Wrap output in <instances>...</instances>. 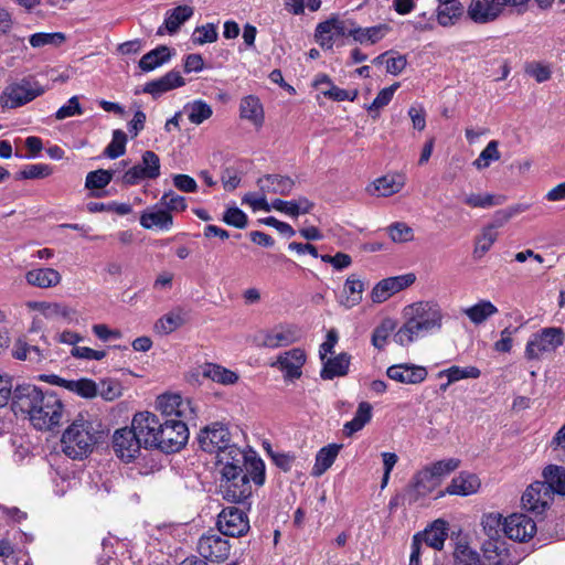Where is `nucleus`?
Returning <instances> with one entry per match:
<instances>
[{
  "label": "nucleus",
  "mask_w": 565,
  "mask_h": 565,
  "mask_svg": "<svg viewBox=\"0 0 565 565\" xmlns=\"http://www.w3.org/2000/svg\"><path fill=\"white\" fill-rule=\"evenodd\" d=\"M15 415L21 414L38 430H52L61 424L64 405L56 393L42 391L32 384L15 386L11 403Z\"/></svg>",
  "instance_id": "obj_1"
},
{
  "label": "nucleus",
  "mask_w": 565,
  "mask_h": 565,
  "mask_svg": "<svg viewBox=\"0 0 565 565\" xmlns=\"http://www.w3.org/2000/svg\"><path fill=\"white\" fill-rule=\"evenodd\" d=\"M106 434L100 419L89 414H78L62 434V451L71 459L83 460L104 440Z\"/></svg>",
  "instance_id": "obj_2"
},
{
  "label": "nucleus",
  "mask_w": 565,
  "mask_h": 565,
  "mask_svg": "<svg viewBox=\"0 0 565 565\" xmlns=\"http://www.w3.org/2000/svg\"><path fill=\"white\" fill-rule=\"evenodd\" d=\"M216 463L220 467V475L226 473L228 470H248L252 472L253 482L260 487L265 482V463L252 450L245 451L234 444L228 445L225 449L216 454Z\"/></svg>",
  "instance_id": "obj_3"
},
{
  "label": "nucleus",
  "mask_w": 565,
  "mask_h": 565,
  "mask_svg": "<svg viewBox=\"0 0 565 565\" xmlns=\"http://www.w3.org/2000/svg\"><path fill=\"white\" fill-rule=\"evenodd\" d=\"M252 472L248 470L231 471L221 473L220 478V493L222 498L228 502L243 503L253 493L252 489Z\"/></svg>",
  "instance_id": "obj_4"
},
{
  "label": "nucleus",
  "mask_w": 565,
  "mask_h": 565,
  "mask_svg": "<svg viewBox=\"0 0 565 565\" xmlns=\"http://www.w3.org/2000/svg\"><path fill=\"white\" fill-rule=\"evenodd\" d=\"M189 430L182 419L164 418L159 430L156 448L164 452H175L188 441Z\"/></svg>",
  "instance_id": "obj_5"
},
{
  "label": "nucleus",
  "mask_w": 565,
  "mask_h": 565,
  "mask_svg": "<svg viewBox=\"0 0 565 565\" xmlns=\"http://www.w3.org/2000/svg\"><path fill=\"white\" fill-rule=\"evenodd\" d=\"M564 342V332L561 328H545L529 340L525 355L530 360L540 359L544 353L555 351Z\"/></svg>",
  "instance_id": "obj_6"
},
{
  "label": "nucleus",
  "mask_w": 565,
  "mask_h": 565,
  "mask_svg": "<svg viewBox=\"0 0 565 565\" xmlns=\"http://www.w3.org/2000/svg\"><path fill=\"white\" fill-rule=\"evenodd\" d=\"M43 93L44 89L38 84L22 79L4 88L0 96V104L3 108H17L30 103Z\"/></svg>",
  "instance_id": "obj_7"
},
{
  "label": "nucleus",
  "mask_w": 565,
  "mask_h": 565,
  "mask_svg": "<svg viewBox=\"0 0 565 565\" xmlns=\"http://www.w3.org/2000/svg\"><path fill=\"white\" fill-rule=\"evenodd\" d=\"M159 156L147 150L141 156V162L128 169L121 177V183L125 185H136L141 180H154L160 177Z\"/></svg>",
  "instance_id": "obj_8"
},
{
  "label": "nucleus",
  "mask_w": 565,
  "mask_h": 565,
  "mask_svg": "<svg viewBox=\"0 0 565 565\" xmlns=\"http://www.w3.org/2000/svg\"><path fill=\"white\" fill-rule=\"evenodd\" d=\"M553 500V491L544 480L531 483L521 498L523 508L535 515H542Z\"/></svg>",
  "instance_id": "obj_9"
},
{
  "label": "nucleus",
  "mask_w": 565,
  "mask_h": 565,
  "mask_svg": "<svg viewBox=\"0 0 565 565\" xmlns=\"http://www.w3.org/2000/svg\"><path fill=\"white\" fill-rule=\"evenodd\" d=\"M198 441L203 451L218 454L231 445V434L223 423L215 422L200 430Z\"/></svg>",
  "instance_id": "obj_10"
},
{
  "label": "nucleus",
  "mask_w": 565,
  "mask_h": 565,
  "mask_svg": "<svg viewBox=\"0 0 565 565\" xmlns=\"http://www.w3.org/2000/svg\"><path fill=\"white\" fill-rule=\"evenodd\" d=\"M217 529L226 536H243L249 530V521L246 513L236 507H228L217 516Z\"/></svg>",
  "instance_id": "obj_11"
},
{
  "label": "nucleus",
  "mask_w": 565,
  "mask_h": 565,
  "mask_svg": "<svg viewBox=\"0 0 565 565\" xmlns=\"http://www.w3.org/2000/svg\"><path fill=\"white\" fill-rule=\"evenodd\" d=\"M161 424L158 416L149 412L137 413L131 420V427L145 448L156 447Z\"/></svg>",
  "instance_id": "obj_12"
},
{
  "label": "nucleus",
  "mask_w": 565,
  "mask_h": 565,
  "mask_svg": "<svg viewBox=\"0 0 565 565\" xmlns=\"http://www.w3.org/2000/svg\"><path fill=\"white\" fill-rule=\"evenodd\" d=\"M355 25L352 20H340L332 17L317 25L316 39L324 49H332L335 38L349 35L351 29Z\"/></svg>",
  "instance_id": "obj_13"
},
{
  "label": "nucleus",
  "mask_w": 565,
  "mask_h": 565,
  "mask_svg": "<svg viewBox=\"0 0 565 565\" xmlns=\"http://www.w3.org/2000/svg\"><path fill=\"white\" fill-rule=\"evenodd\" d=\"M143 447L132 427L117 429L113 436V448L116 455L126 462L132 461Z\"/></svg>",
  "instance_id": "obj_14"
},
{
  "label": "nucleus",
  "mask_w": 565,
  "mask_h": 565,
  "mask_svg": "<svg viewBox=\"0 0 565 565\" xmlns=\"http://www.w3.org/2000/svg\"><path fill=\"white\" fill-rule=\"evenodd\" d=\"M404 315H411L433 331L440 330L443 327V310L438 303L433 301L412 303L404 309Z\"/></svg>",
  "instance_id": "obj_15"
},
{
  "label": "nucleus",
  "mask_w": 565,
  "mask_h": 565,
  "mask_svg": "<svg viewBox=\"0 0 565 565\" xmlns=\"http://www.w3.org/2000/svg\"><path fill=\"white\" fill-rule=\"evenodd\" d=\"M503 532L511 540L526 542L535 534L536 524L526 514L513 513L504 519Z\"/></svg>",
  "instance_id": "obj_16"
},
{
  "label": "nucleus",
  "mask_w": 565,
  "mask_h": 565,
  "mask_svg": "<svg viewBox=\"0 0 565 565\" xmlns=\"http://www.w3.org/2000/svg\"><path fill=\"white\" fill-rule=\"evenodd\" d=\"M198 551L205 559L220 563L227 559L231 545L226 539L217 534H207L199 540Z\"/></svg>",
  "instance_id": "obj_17"
},
{
  "label": "nucleus",
  "mask_w": 565,
  "mask_h": 565,
  "mask_svg": "<svg viewBox=\"0 0 565 565\" xmlns=\"http://www.w3.org/2000/svg\"><path fill=\"white\" fill-rule=\"evenodd\" d=\"M415 279V275L406 274L381 280L372 290L371 297L373 302L381 303L387 300L394 294L413 285Z\"/></svg>",
  "instance_id": "obj_18"
},
{
  "label": "nucleus",
  "mask_w": 565,
  "mask_h": 565,
  "mask_svg": "<svg viewBox=\"0 0 565 565\" xmlns=\"http://www.w3.org/2000/svg\"><path fill=\"white\" fill-rule=\"evenodd\" d=\"M440 484L435 479L434 473L430 469L425 466L418 470L412 478V482L408 486L409 500L415 502L419 498L427 495L433 492Z\"/></svg>",
  "instance_id": "obj_19"
},
{
  "label": "nucleus",
  "mask_w": 565,
  "mask_h": 565,
  "mask_svg": "<svg viewBox=\"0 0 565 565\" xmlns=\"http://www.w3.org/2000/svg\"><path fill=\"white\" fill-rule=\"evenodd\" d=\"M502 13L497 0H471L467 14L476 23L486 24L494 21Z\"/></svg>",
  "instance_id": "obj_20"
},
{
  "label": "nucleus",
  "mask_w": 565,
  "mask_h": 565,
  "mask_svg": "<svg viewBox=\"0 0 565 565\" xmlns=\"http://www.w3.org/2000/svg\"><path fill=\"white\" fill-rule=\"evenodd\" d=\"M481 550L489 565H515L502 537L487 539Z\"/></svg>",
  "instance_id": "obj_21"
},
{
  "label": "nucleus",
  "mask_w": 565,
  "mask_h": 565,
  "mask_svg": "<svg viewBox=\"0 0 565 565\" xmlns=\"http://www.w3.org/2000/svg\"><path fill=\"white\" fill-rule=\"evenodd\" d=\"M481 550L489 565H515L502 537L487 539Z\"/></svg>",
  "instance_id": "obj_22"
},
{
  "label": "nucleus",
  "mask_w": 565,
  "mask_h": 565,
  "mask_svg": "<svg viewBox=\"0 0 565 565\" xmlns=\"http://www.w3.org/2000/svg\"><path fill=\"white\" fill-rule=\"evenodd\" d=\"M427 370L415 364H397L387 369L386 375L396 382L405 384H418L426 380Z\"/></svg>",
  "instance_id": "obj_23"
},
{
  "label": "nucleus",
  "mask_w": 565,
  "mask_h": 565,
  "mask_svg": "<svg viewBox=\"0 0 565 565\" xmlns=\"http://www.w3.org/2000/svg\"><path fill=\"white\" fill-rule=\"evenodd\" d=\"M405 322L394 334V341L402 345L407 347L426 333L433 332L425 323L419 322L411 315H404Z\"/></svg>",
  "instance_id": "obj_24"
},
{
  "label": "nucleus",
  "mask_w": 565,
  "mask_h": 565,
  "mask_svg": "<svg viewBox=\"0 0 565 565\" xmlns=\"http://www.w3.org/2000/svg\"><path fill=\"white\" fill-rule=\"evenodd\" d=\"M300 338L299 330L295 326L277 327L271 331L265 332L259 342L260 347L279 348L289 345Z\"/></svg>",
  "instance_id": "obj_25"
},
{
  "label": "nucleus",
  "mask_w": 565,
  "mask_h": 565,
  "mask_svg": "<svg viewBox=\"0 0 565 565\" xmlns=\"http://www.w3.org/2000/svg\"><path fill=\"white\" fill-rule=\"evenodd\" d=\"M184 85L185 81L180 72L170 71L162 77L148 82L142 90L143 93L150 94L153 98H158L162 94Z\"/></svg>",
  "instance_id": "obj_26"
},
{
  "label": "nucleus",
  "mask_w": 565,
  "mask_h": 565,
  "mask_svg": "<svg viewBox=\"0 0 565 565\" xmlns=\"http://www.w3.org/2000/svg\"><path fill=\"white\" fill-rule=\"evenodd\" d=\"M306 362L305 351L296 348L279 355L276 364L285 372V377L289 380L299 379L301 376V367Z\"/></svg>",
  "instance_id": "obj_27"
},
{
  "label": "nucleus",
  "mask_w": 565,
  "mask_h": 565,
  "mask_svg": "<svg viewBox=\"0 0 565 565\" xmlns=\"http://www.w3.org/2000/svg\"><path fill=\"white\" fill-rule=\"evenodd\" d=\"M405 185V177L401 173L386 174L376 179L369 188L367 192L377 196H391L398 193Z\"/></svg>",
  "instance_id": "obj_28"
},
{
  "label": "nucleus",
  "mask_w": 565,
  "mask_h": 565,
  "mask_svg": "<svg viewBox=\"0 0 565 565\" xmlns=\"http://www.w3.org/2000/svg\"><path fill=\"white\" fill-rule=\"evenodd\" d=\"M262 193L287 195L295 186V181L286 175L266 174L257 180Z\"/></svg>",
  "instance_id": "obj_29"
},
{
  "label": "nucleus",
  "mask_w": 565,
  "mask_h": 565,
  "mask_svg": "<svg viewBox=\"0 0 565 565\" xmlns=\"http://www.w3.org/2000/svg\"><path fill=\"white\" fill-rule=\"evenodd\" d=\"M480 486V479L475 473L460 472L447 486L446 493L466 497L476 493Z\"/></svg>",
  "instance_id": "obj_30"
},
{
  "label": "nucleus",
  "mask_w": 565,
  "mask_h": 565,
  "mask_svg": "<svg viewBox=\"0 0 565 565\" xmlns=\"http://www.w3.org/2000/svg\"><path fill=\"white\" fill-rule=\"evenodd\" d=\"M194 13V10L190 6H178L177 8L167 12L164 24L157 31L158 35H163L164 31L170 34H174L179 31L181 25L188 21Z\"/></svg>",
  "instance_id": "obj_31"
},
{
  "label": "nucleus",
  "mask_w": 565,
  "mask_h": 565,
  "mask_svg": "<svg viewBox=\"0 0 565 565\" xmlns=\"http://www.w3.org/2000/svg\"><path fill=\"white\" fill-rule=\"evenodd\" d=\"M25 279L29 285L44 289L57 286L62 276L53 268H36L29 270L25 274Z\"/></svg>",
  "instance_id": "obj_32"
},
{
  "label": "nucleus",
  "mask_w": 565,
  "mask_h": 565,
  "mask_svg": "<svg viewBox=\"0 0 565 565\" xmlns=\"http://www.w3.org/2000/svg\"><path fill=\"white\" fill-rule=\"evenodd\" d=\"M158 205L154 206L153 210L145 211L140 216V225L143 228H159V230H169L173 224V217L170 212L157 209Z\"/></svg>",
  "instance_id": "obj_33"
},
{
  "label": "nucleus",
  "mask_w": 565,
  "mask_h": 565,
  "mask_svg": "<svg viewBox=\"0 0 565 565\" xmlns=\"http://www.w3.org/2000/svg\"><path fill=\"white\" fill-rule=\"evenodd\" d=\"M351 356L348 353H340L334 358H330L323 363L321 377L323 380H333L338 376L348 374Z\"/></svg>",
  "instance_id": "obj_34"
},
{
  "label": "nucleus",
  "mask_w": 565,
  "mask_h": 565,
  "mask_svg": "<svg viewBox=\"0 0 565 565\" xmlns=\"http://www.w3.org/2000/svg\"><path fill=\"white\" fill-rule=\"evenodd\" d=\"M390 30V25L385 23L371 28H360L354 25L350 31V36H352L355 42L361 44H375L382 40Z\"/></svg>",
  "instance_id": "obj_35"
},
{
  "label": "nucleus",
  "mask_w": 565,
  "mask_h": 565,
  "mask_svg": "<svg viewBox=\"0 0 565 565\" xmlns=\"http://www.w3.org/2000/svg\"><path fill=\"white\" fill-rule=\"evenodd\" d=\"M341 448L342 445L338 444H330L322 447L316 455V462L311 475L315 477L322 476L333 465Z\"/></svg>",
  "instance_id": "obj_36"
},
{
  "label": "nucleus",
  "mask_w": 565,
  "mask_h": 565,
  "mask_svg": "<svg viewBox=\"0 0 565 565\" xmlns=\"http://www.w3.org/2000/svg\"><path fill=\"white\" fill-rule=\"evenodd\" d=\"M372 409L373 407L369 402H361L353 419L344 424L343 434L347 437H351L353 434L361 430L371 420Z\"/></svg>",
  "instance_id": "obj_37"
},
{
  "label": "nucleus",
  "mask_w": 565,
  "mask_h": 565,
  "mask_svg": "<svg viewBox=\"0 0 565 565\" xmlns=\"http://www.w3.org/2000/svg\"><path fill=\"white\" fill-rule=\"evenodd\" d=\"M544 481L555 494L565 495V468L550 465L542 472Z\"/></svg>",
  "instance_id": "obj_38"
},
{
  "label": "nucleus",
  "mask_w": 565,
  "mask_h": 565,
  "mask_svg": "<svg viewBox=\"0 0 565 565\" xmlns=\"http://www.w3.org/2000/svg\"><path fill=\"white\" fill-rule=\"evenodd\" d=\"M171 57L170 49L166 45H160L154 50L145 54L139 61V67L143 72H150L161 66Z\"/></svg>",
  "instance_id": "obj_39"
},
{
  "label": "nucleus",
  "mask_w": 565,
  "mask_h": 565,
  "mask_svg": "<svg viewBox=\"0 0 565 565\" xmlns=\"http://www.w3.org/2000/svg\"><path fill=\"white\" fill-rule=\"evenodd\" d=\"M498 236V231H493L492 227H482L480 234L475 238L473 258L481 259L491 249Z\"/></svg>",
  "instance_id": "obj_40"
},
{
  "label": "nucleus",
  "mask_w": 565,
  "mask_h": 565,
  "mask_svg": "<svg viewBox=\"0 0 565 565\" xmlns=\"http://www.w3.org/2000/svg\"><path fill=\"white\" fill-rule=\"evenodd\" d=\"M497 312L498 308L489 300H480L476 305L463 309V313L475 324L483 323L488 318Z\"/></svg>",
  "instance_id": "obj_41"
},
{
  "label": "nucleus",
  "mask_w": 565,
  "mask_h": 565,
  "mask_svg": "<svg viewBox=\"0 0 565 565\" xmlns=\"http://www.w3.org/2000/svg\"><path fill=\"white\" fill-rule=\"evenodd\" d=\"M423 537L428 546L441 550L447 537V523L443 520H436L429 529L424 531Z\"/></svg>",
  "instance_id": "obj_42"
},
{
  "label": "nucleus",
  "mask_w": 565,
  "mask_h": 565,
  "mask_svg": "<svg viewBox=\"0 0 565 565\" xmlns=\"http://www.w3.org/2000/svg\"><path fill=\"white\" fill-rule=\"evenodd\" d=\"M505 202L504 195H497L491 193H469L465 196L463 203L470 207L489 209L495 205H501Z\"/></svg>",
  "instance_id": "obj_43"
},
{
  "label": "nucleus",
  "mask_w": 565,
  "mask_h": 565,
  "mask_svg": "<svg viewBox=\"0 0 565 565\" xmlns=\"http://www.w3.org/2000/svg\"><path fill=\"white\" fill-rule=\"evenodd\" d=\"M241 116L255 125H262L264 114L259 99L254 96L243 98L241 102Z\"/></svg>",
  "instance_id": "obj_44"
},
{
  "label": "nucleus",
  "mask_w": 565,
  "mask_h": 565,
  "mask_svg": "<svg viewBox=\"0 0 565 565\" xmlns=\"http://www.w3.org/2000/svg\"><path fill=\"white\" fill-rule=\"evenodd\" d=\"M203 376L224 385H231L238 381V375L235 372L217 364H206L203 369Z\"/></svg>",
  "instance_id": "obj_45"
},
{
  "label": "nucleus",
  "mask_w": 565,
  "mask_h": 565,
  "mask_svg": "<svg viewBox=\"0 0 565 565\" xmlns=\"http://www.w3.org/2000/svg\"><path fill=\"white\" fill-rule=\"evenodd\" d=\"M363 289V282L355 275L349 276L344 285V294H347V297L341 303L347 308L356 306L362 300Z\"/></svg>",
  "instance_id": "obj_46"
},
{
  "label": "nucleus",
  "mask_w": 565,
  "mask_h": 565,
  "mask_svg": "<svg viewBox=\"0 0 565 565\" xmlns=\"http://www.w3.org/2000/svg\"><path fill=\"white\" fill-rule=\"evenodd\" d=\"M184 110L188 114L189 120L194 125H201L213 114L212 107L201 99L186 104Z\"/></svg>",
  "instance_id": "obj_47"
},
{
  "label": "nucleus",
  "mask_w": 565,
  "mask_h": 565,
  "mask_svg": "<svg viewBox=\"0 0 565 565\" xmlns=\"http://www.w3.org/2000/svg\"><path fill=\"white\" fill-rule=\"evenodd\" d=\"M529 204H515L503 210H499L494 213L493 220L487 226L492 227L493 231L504 226L513 216L527 211Z\"/></svg>",
  "instance_id": "obj_48"
},
{
  "label": "nucleus",
  "mask_w": 565,
  "mask_h": 565,
  "mask_svg": "<svg viewBox=\"0 0 565 565\" xmlns=\"http://www.w3.org/2000/svg\"><path fill=\"white\" fill-rule=\"evenodd\" d=\"M440 7L438 9L437 20L438 23L443 26H448L454 23V20L459 18L462 13V6L457 0H451V2H439Z\"/></svg>",
  "instance_id": "obj_49"
},
{
  "label": "nucleus",
  "mask_w": 565,
  "mask_h": 565,
  "mask_svg": "<svg viewBox=\"0 0 565 565\" xmlns=\"http://www.w3.org/2000/svg\"><path fill=\"white\" fill-rule=\"evenodd\" d=\"M64 383L66 384V390L76 393L81 397L93 398L98 395V386L90 379L70 380V382Z\"/></svg>",
  "instance_id": "obj_50"
},
{
  "label": "nucleus",
  "mask_w": 565,
  "mask_h": 565,
  "mask_svg": "<svg viewBox=\"0 0 565 565\" xmlns=\"http://www.w3.org/2000/svg\"><path fill=\"white\" fill-rule=\"evenodd\" d=\"M461 461L458 458H448L427 465L440 484L443 479L459 468Z\"/></svg>",
  "instance_id": "obj_51"
},
{
  "label": "nucleus",
  "mask_w": 565,
  "mask_h": 565,
  "mask_svg": "<svg viewBox=\"0 0 565 565\" xmlns=\"http://www.w3.org/2000/svg\"><path fill=\"white\" fill-rule=\"evenodd\" d=\"M502 515L500 513H489L483 515L481 525L488 539H498L503 530Z\"/></svg>",
  "instance_id": "obj_52"
},
{
  "label": "nucleus",
  "mask_w": 565,
  "mask_h": 565,
  "mask_svg": "<svg viewBox=\"0 0 565 565\" xmlns=\"http://www.w3.org/2000/svg\"><path fill=\"white\" fill-rule=\"evenodd\" d=\"M184 319L178 312H169L161 317L154 324V330L160 334H169L183 326Z\"/></svg>",
  "instance_id": "obj_53"
},
{
  "label": "nucleus",
  "mask_w": 565,
  "mask_h": 565,
  "mask_svg": "<svg viewBox=\"0 0 565 565\" xmlns=\"http://www.w3.org/2000/svg\"><path fill=\"white\" fill-rule=\"evenodd\" d=\"M127 135L116 129L113 132V139L110 143L105 148L104 154L110 159H116L126 152Z\"/></svg>",
  "instance_id": "obj_54"
},
{
  "label": "nucleus",
  "mask_w": 565,
  "mask_h": 565,
  "mask_svg": "<svg viewBox=\"0 0 565 565\" xmlns=\"http://www.w3.org/2000/svg\"><path fill=\"white\" fill-rule=\"evenodd\" d=\"M455 565H482L479 554L467 544H458L454 552Z\"/></svg>",
  "instance_id": "obj_55"
},
{
  "label": "nucleus",
  "mask_w": 565,
  "mask_h": 565,
  "mask_svg": "<svg viewBox=\"0 0 565 565\" xmlns=\"http://www.w3.org/2000/svg\"><path fill=\"white\" fill-rule=\"evenodd\" d=\"M399 84L394 83L393 85L381 89L373 100L372 104L367 106V110L372 114L373 118H376L379 115V110L386 106L393 98L395 90L398 88Z\"/></svg>",
  "instance_id": "obj_56"
},
{
  "label": "nucleus",
  "mask_w": 565,
  "mask_h": 565,
  "mask_svg": "<svg viewBox=\"0 0 565 565\" xmlns=\"http://www.w3.org/2000/svg\"><path fill=\"white\" fill-rule=\"evenodd\" d=\"M499 142L497 140H491L487 147L481 151L479 158L473 162V166L481 170L488 168L491 161H498L501 157L499 151Z\"/></svg>",
  "instance_id": "obj_57"
},
{
  "label": "nucleus",
  "mask_w": 565,
  "mask_h": 565,
  "mask_svg": "<svg viewBox=\"0 0 565 565\" xmlns=\"http://www.w3.org/2000/svg\"><path fill=\"white\" fill-rule=\"evenodd\" d=\"M66 40V36L62 32L54 33H35L30 36V44L33 47H41L44 45L60 46Z\"/></svg>",
  "instance_id": "obj_58"
},
{
  "label": "nucleus",
  "mask_w": 565,
  "mask_h": 565,
  "mask_svg": "<svg viewBox=\"0 0 565 565\" xmlns=\"http://www.w3.org/2000/svg\"><path fill=\"white\" fill-rule=\"evenodd\" d=\"M180 403V395L164 394L158 397L157 408L166 418H177L178 404Z\"/></svg>",
  "instance_id": "obj_59"
},
{
  "label": "nucleus",
  "mask_w": 565,
  "mask_h": 565,
  "mask_svg": "<svg viewBox=\"0 0 565 565\" xmlns=\"http://www.w3.org/2000/svg\"><path fill=\"white\" fill-rule=\"evenodd\" d=\"M113 180V171L98 169L86 175L85 186L87 189H104Z\"/></svg>",
  "instance_id": "obj_60"
},
{
  "label": "nucleus",
  "mask_w": 565,
  "mask_h": 565,
  "mask_svg": "<svg viewBox=\"0 0 565 565\" xmlns=\"http://www.w3.org/2000/svg\"><path fill=\"white\" fill-rule=\"evenodd\" d=\"M218 34L216 28L212 23H206L201 26H196L192 34V42L194 44L203 45L205 43H213L217 40Z\"/></svg>",
  "instance_id": "obj_61"
},
{
  "label": "nucleus",
  "mask_w": 565,
  "mask_h": 565,
  "mask_svg": "<svg viewBox=\"0 0 565 565\" xmlns=\"http://www.w3.org/2000/svg\"><path fill=\"white\" fill-rule=\"evenodd\" d=\"M222 221L230 226H234L236 228H245L248 224L247 215L238 207H228L222 217Z\"/></svg>",
  "instance_id": "obj_62"
},
{
  "label": "nucleus",
  "mask_w": 565,
  "mask_h": 565,
  "mask_svg": "<svg viewBox=\"0 0 565 565\" xmlns=\"http://www.w3.org/2000/svg\"><path fill=\"white\" fill-rule=\"evenodd\" d=\"M388 234L395 243H406L414 238L413 230L402 222H396L388 227Z\"/></svg>",
  "instance_id": "obj_63"
},
{
  "label": "nucleus",
  "mask_w": 565,
  "mask_h": 565,
  "mask_svg": "<svg viewBox=\"0 0 565 565\" xmlns=\"http://www.w3.org/2000/svg\"><path fill=\"white\" fill-rule=\"evenodd\" d=\"M394 329V322L390 319L384 320L375 328L372 334V344L377 349H383L388 335Z\"/></svg>",
  "instance_id": "obj_64"
}]
</instances>
